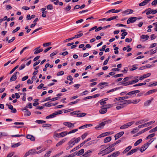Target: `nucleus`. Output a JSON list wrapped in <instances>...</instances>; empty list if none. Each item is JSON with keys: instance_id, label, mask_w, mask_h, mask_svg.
<instances>
[{"instance_id": "1", "label": "nucleus", "mask_w": 157, "mask_h": 157, "mask_svg": "<svg viewBox=\"0 0 157 157\" xmlns=\"http://www.w3.org/2000/svg\"><path fill=\"white\" fill-rule=\"evenodd\" d=\"M102 147H104V149H105V151H104V154L102 155V156H104L105 155L109 153L114 151L115 150L114 148H113L110 150L109 148L108 147H107L105 145H101L100 147V148H102Z\"/></svg>"}, {"instance_id": "2", "label": "nucleus", "mask_w": 157, "mask_h": 157, "mask_svg": "<svg viewBox=\"0 0 157 157\" xmlns=\"http://www.w3.org/2000/svg\"><path fill=\"white\" fill-rule=\"evenodd\" d=\"M140 92L139 90H133L129 92L126 94V95L127 96L128 99L132 98L136 96V94L139 93Z\"/></svg>"}, {"instance_id": "3", "label": "nucleus", "mask_w": 157, "mask_h": 157, "mask_svg": "<svg viewBox=\"0 0 157 157\" xmlns=\"http://www.w3.org/2000/svg\"><path fill=\"white\" fill-rule=\"evenodd\" d=\"M109 121H111V120H108L104 122H102L100 123L98 125L96 126L95 127V128L97 130H100L105 125L107 124Z\"/></svg>"}, {"instance_id": "4", "label": "nucleus", "mask_w": 157, "mask_h": 157, "mask_svg": "<svg viewBox=\"0 0 157 157\" xmlns=\"http://www.w3.org/2000/svg\"><path fill=\"white\" fill-rule=\"evenodd\" d=\"M134 123V121L129 122L126 123L120 127V129H126L131 126Z\"/></svg>"}, {"instance_id": "5", "label": "nucleus", "mask_w": 157, "mask_h": 157, "mask_svg": "<svg viewBox=\"0 0 157 157\" xmlns=\"http://www.w3.org/2000/svg\"><path fill=\"white\" fill-rule=\"evenodd\" d=\"M19 73L18 71L15 72L13 75L11 77L10 79V82L15 81L17 78V75H19Z\"/></svg>"}, {"instance_id": "6", "label": "nucleus", "mask_w": 157, "mask_h": 157, "mask_svg": "<svg viewBox=\"0 0 157 157\" xmlns=\"http://www.w3.org/2000/svg\"><path fill=\"white\" fill-rule=\"evenodd\" d=\"M137 20V17H132L128 18L127 21V23L128 24H129L130 23H133L135 22Z\"/></svg>"}, {"instance_id": "7", "label": "nucleus", "mask_w": 157, "mask_h": 157, "mask_svg": "<svg viewBox=\"0 0 157 157\" xmlns=\"http://www.w3.org/2000/svg\"><path fill=\"white\" fill-rule=\"evenodd\" d=\"M104 105H102L101 107V109L99 110V113L101 114H104L107 112V108H104Z\"/></svg>"}, {"instance_id": "8", "label": "nucleus", "mask_w": 157, "mask_h": 157, "mask_svg": "<svg viewBox=\"0 0 157 157\" xmlns=\"http://www.w3.org/2000/svg\"><path fill=\"white\" fill-rule=\"evenodd\" d=\"M148 147L147 144H146L143 145L140 149V151L142 153L144 151H145Z\"/></svg>"}, {"instance_id": "9", "label": "nucleus", "mask_w": 157, "mask_h": 157, "mask_svg": "<svg viewBox=\"0 0 157 157\" xmlns=\"http://www.w3.org/2000/svg\"><path fill=\"white\" fill-rule=\"evenodd\" d=\"M40 46H39L36 48L33 51H34V54H37L42 52L43 51V49H42L40 48Z\"/></svg>"}, {"instance_id": "10", "label": "nucleus", "mask_w": 157, "mask_h": 157, "mask_svg": "<svg viewBox=\"0 0 157 157\" xmlns=\"http://www.w3.org/2000/svg\"><path fill=\"white\" fill-rule=\"evenodd\" d=\"M151 0H144L143 2L139 4V6H144L148 3Z\"/></svg>"}, {"instance_id": "11", "label": "nucleus", "mask_w": 157, "mask_h": 157, "mask_svg": "<svg viewBox=\"0 0 157 157\" xmlns=\"http://www.w3.org/2000/svg\"><path fill=\"white\" fill-rule=\"evenodd\" d=\"M124 132L122 131L116 134L114 136L115 140H116L117 139L121 137L124 134Z\"/></svg>"}, {"instance_id": "12", "label": "nucleus", "mask_w": 157, "mask_h": 157, "mask_svg": "<svg viewBox=\"0 0 157 157\" xmlns=\"http://www.w3.org/2000/svg\"><path fill=\"white\" fill-rule=\"evenodd\" d=\"M74 139H75V138L72 139L68 142V144L69 145V147H72L74 145H75V143H76L74 140Z\"/></svg>"}, {"instance_id": "13", "label": "nucleus", "mask_w": 157, "mask_h": 157, "mask_svg": "<svg viewBox=\"0 0 157 157\" xmlns=\"http://www.w3.org/2000/svg\"><path fill=\"white\" fill-rule=\"evenodd\" d=\"M94 151V150L90 149L88 150L86 152L85 154L83 155H84V156L85 157V156H87V157H89L90 156V155L89 154V153H91L93 151Z\"/></svg>"}, {"instance_id": "14", "label": "nucleus", "mask_w": 157, "mask_h": 157, "mask_svg": "<svg viewBox=\"0 0 157 157\" xmlns=\"http://www.w3.org/2000/svg\"><path fill=\"white\" fill-rule=\"evenodd\" d=\"M138 150V148L137 149H132L126 155L128 156L129 155H131L132 154H133V153H135Z\"/></svg>"}, {"instance_id": "15", "label": "nucleus", "mask_w": 157, "mask_h": 157, "mask_svg": "<svg viewBox=\"0 0 157 157\" xmlns=\"http://www.w3.org/2000/svg\"><path fill=\"white\" fill-rule=\"evenodd\" d=\"M157 91V89H154L153 90H149L148 92L146 93L145 95H148L155 93Z\"/></svg>"}, {"instance_id": "16", "label": "nucleus", "mask_w": 157, "mask_h": 157, "mask_svg": "<svg viewBox=\"0 0 157 157\" xmlns=\"http://www.w3.org/2000/svg\"><path fill=\"white\" fill-rule=\"evenodd\" d=\"M122 88H123V87H121V86L119 87H116V88L112 89L111 90H110L107 91L106 92V93L107 94H108V93H109L114 92L115 91L117 90H119V89H120Z\"/></svg>"}, {"instance_id": "17", "label": "nucleus", "mask_w": 157, "mask_h": 157, "mask_svg": "<svg viewBox=\"0 0 157 157\" xmlns=\"http://www.w3.org/2000/svg\"><path fill=\"white\" fill-rule=\"evenodd\" d=\"M27 139H30L32 141H34L35 140V138L34 136L33 135L28 134L26 136Z\"/></svg>"}, {"instance_id": "18", "label": "nucleus", "mask_w": 157, "mask_h": 157, "mask_svg": "<svg viewBox=\"0 0 157 157\" xmlns=\"http://www.w3.org/2000/svg\"><path fill=\"white\" fill-rule=\"evenodd\" d=\"M152 10V9L150 8H149L148 9L144 11L142 13H143L145 12L146 13V14L148 15L151 13L152 12L151 11Z\"/></svg>"}, {"instance_id": "19", "label": "nucleus", "mask_w": 157, "mask_h": 157, "mask_svg": "<svg viewBox=\"0 0 157 157\" xmlns=\"http://www.w3.org/2000/svg\"><path fill=\"white\" fill-rule=\"evenodd\" d=\"M111 136H108L105 138L104 140V142L105 143H108L111 140Z\"/></svg>"}, {"instance_id": "20", "label": "nucleus", "mask_w": 157, "mask_h": 157, "mask_svg": "<svg viewBox=\"0 0 157 157\" xmlns=\"http://www.w3.org/2000/svg\"><path fill=\"white\" fill-rule=\"evenodd\" d=\"M56 116V113H54L52 114H51L50 115H49L48 116L46 117V119H48L51 118H54Z\"/></svg>"}, {"instance_id": "21", "label": "nucleus", "mask_w": 157, "mask_h": 157, "mask_svg": "<svg viewBox=\"0 0 157 157\" xmlns=\"http://www.w3.org/2000/svg\"><path fill=\"white\" fill-rule=\"evenodd\" d=\"M153 100V98H152L151 100H149L146 101L144 103V105L145 106H148L151 103V101Z\"/></svg>"}, {"instance_id": "22", "label": "nucleus", "mask_w": 157, "mask_h": 157, "mask_svg": "<svg viewBox=\"0 0 157 157\" xmlns=\"http://www.w3.org/2000/svg\"><path fill=\"white\" fill-rule=\"evenodd\" d=\"M66 141V140L65 139H63L59 141L58 143H57L56 144V146L58 147L61 145H62L63 143H64Z\"/></svg>"}, {"instance_id": "23", "label": "nucleus", "mask_w": 157, "mask_h": 157, "mask_svg": "<svg viewBox=\"0 0 157 157\" xmlns=\"http://www.w3.org/2000/svg\"><path fill=\"white\" fill-rule=\"evenodd\" d=\"M84 152V149H82L76 153V155L78 156L81 155Z\"/></svg>"}, {"instance_id": "24", "label": "nucleus", "mask_w": 157, "mask_h": 157, "mask_svg": "<svg viewBox=\"0 0 157 157\" xmlns=\"http://www.w3.org/2000/svg\"><path fill=\"white\" fill-rule=\"evenodd\" d=\"M132 146H128V147H127L125 150L123 151L122 153L123 154H124L126 153V152H128L129 150H130L132 148Z\"/></svg>"}, {"instance_id": "25", "label": "nucleus", "mask_w": 157, "mask_h": 157, "mask_svg": "<svg viewBox=\"0 0 157 157\" xmlns=\"http://www.w3.org/2000/svg\"><path fill=\"white\" fill-rule=\"evenodd\" d=\"M59 134V137H63L67 134V132L66 131L62 132Z\"/></svg>"}, {"instance_id": "26", "label": "nucleus", "mask_w": 157, "mask_h": 157, "mask_svg": "<svg viewBox=\"0 0 157 157\" xmlns=\"http://www.w3.org/2000/svg\"><path fill=\"white\" fill-rule=\"evenodd\" d=\"M63 124L69 128H71V125L72 124V123L70 122H64L63 123Z\"/></svg>"}, {"instance_id": "27", "label": "nucleus", "mask_w": 157, "mask_h": 157, "mask_svg": "<svg viewBox=\"0 0 157 157\" xmlns=\"http://www.w3.org/2000/svg\"><path fill=\"white\" fill-rule=\"evenodd\" d=\"M120 154V152L119 151L115 152L113 153L112 154L113 157H115L118 156Z\"/></svg>"}, {"instance_id": "28", "label": "nucleus", "mask_w": 157, "mask_h": 157, "mask_svg": "<svg viewBox=\"0 0 157 157\" xmlns=\"http://www.w3.org/2000/svg\"><path fill=\"white\" fill-rule=\"evenodd\" d=\"M128 99V97H127V96H124V97H121L119 98H116V99H117V101L119 100H123L124 99Z\"/></svg>"}, {"instance_id": "29", "label": "nucleus", "mask_w": 157, "mask_h": 157, "mask_svg": "<svg viewBox=\"0 0 157 157\" xmlns=\"http://www.w3.org/2000/svg\"><path fill=\"white\" fill-rule=\"evenodd\" d=\"M86 114V113H80V112L78 113L77 114L78 117H82L85 116Z\"/></svg>"}, {"instance_id": "30", "label": "nucleus", "mask_w": 157, "mask_h": 157, "mask_svg": "<svg viewBox=\"0 0 157 157\" xmlns=\"http://www.w3.org/2000/svg\"><path fill=\"white\" fill-rule=\"evenodd\" d=\"M38 20V18H36L33 21V22L35 23V24H31L30 25V27L31 28H32L33 27H34L36 25V22Z\"/></svg>"}, {"instance_id": "31", "label": "nucleus", "mask_w": 157, "mask_h": 157, "mask_svg": "<svg viewBox=\"0 0 157 157\" xmlns=\"http://www.w3.org/2000/svg\"><path fill=\"white\" fill-rule=\"evenodd\" d=\"M142 141V139H140L137 140L135 143L134 145L135 146H136L138 145Z\"/></svg>"}, {"instance_id": "32", "label": "nucleus", "mask_w": 157, "mask_h": 157, "mask_svg": "<svg viewBox=\"0 0 157 157\" xmlns=\"http://www.w3.org/2000/svg\"><path fill=\"white\" fill-rule=\"evenodd\" d=\"M71 8V6L69 5L68 6L64 8V10L66 11V13H67L68 12V11L70 10Z\"/></svg>"}, {"instance_id": "33", "label": "nucleus", "mask_w": 157, "mask_h": 157, "mask_svg": "<svg viewBox=\"0 0 157 157\" xmlns=\"http://www.w3.org/2000/svg\"><path fill=\"white\" fill-rule=\"evenodd\" d=\"M141 38L142 39H145V40H147L149 38V36L147 35H143L141 36Z\"/></svg>"}, {"instance_id": "34", "label": "nucleus", "mask_w": 157, "mask_h": 157, "mask_svg": "<svg viewBox=\"0 0 157 157\" xmlns=\"http://www.w3.org/2000/svg\"><path fill=\"white\" fill-rule=\"evenodd\" d=\"M155 134L154 133L151 134L149 135L146 138V140H147L149 139H150L152 137H154L155 136Z\"/></svg>"}, {"instance_id": "35", "label": "nucleus", "mask_w": 157, "mask_h": 157, "mask_svg": "<svg viewBox=\"0 0 157 157\" xmlns=\"http://www.w3.org/2000/svg\"><path fill=\"white\" fill-rule=\"evenodd\" d=\"M83 35L82 33H80L77 35H75L73 37L74 39L75 38H78L82 36Z\"/></svg>"}, {"instance_id": "36", "label": "nucleus", "mask_w": 157, "mask_h": 157, "mask_svg": "<svg viewBox=\"0 0 157 157\" xmlns=\"http://www.w3.org/2000/svg\"><path fill=\"white\" fill-rule=\"evenodd\" d=\"M80 100V99H76V100L75 101L71 102L69 103L68 105H73V104H76V103H77Z\"/></svg>"}, {"instance_id": "37", "label": "nucleus", "mask_w": 157, "mask_h": 157, "mask_svg": "<svg viewBox=\"0 0 157 157\" xmlns=\"http://www.w3.org/2000/svg\"><path fill=\"white\" fill-rule=\"evenodd\" d=\"M101 148L100 150V152L98 154V155L104 154V151H105V149H104V147H102Z\"/></svg>"}, {"instance_id": "38", "label": "nucleus", "mask_w": 157, "mask_h": 157, "mask_svg": "<svg viewBox=\"0 0 157 157\" xmlns=\"http://www.w3.org/2000/svg\"><path fill=\"white\" fill-rule=\"evenodd\" d=\"M128 34V33L127 32H124V33H123L121 34V39H124L125 37V36H126Z\"/></svg>"}, {"instance_id": "39", "label": "nucleus", "mask_w": 157, "mask_h": 157, "mask_svg": "<svg viewBox=\"0 0 157 157\" xmlns=\"http://www.w3.org/2000/svg\"><path fill=\"white\" fill-rule=\"evenodd\" d=\"M35 122L38 124H43L46 122L45 121L42 120H36L35 121Z\"/></svg>"}, {"instance_id": "40", "label": "nucleus", "mask_w": 157, "mask_h": 157, "mask_svg": "<svg viewBox=\"0 0 157 157\" xmlns=\"http://www.w3.org/2000/svg\"><path fill=\"white\" fill-rule=\"evenodd\" d=\"M33 150H30L29 151H28L25 154V157H27V156L29 155L30 154H32L33 155V153L32 152V151Z\"/></svg>"}, {"instance_id": "41", "label": "nucleus", "mask_w": 157, "mask_h": 157, "mask_svg": "<svg viewBox=\"0 0 157 157\" xmlns=\"http://www.w3.org/2000/svg\"><path fill=\"white\" fill-rule=\"evenodd\" d=\"M139 130V129L136 128H135L133 129V130L131 132V133L134 134L137 132Z\"/></svg>"}, {"instance_id": "42", "label": "nucleus", "mask_w": 157, "mask_h": 157, "mask_svg": "<svg viewBox=\"0 0 157 157\" xmlns=\"http://www.w3.org/2000/svg\"><path fill=\"white\" fill-rule=\"evenodd\" d=\"M137 65L136 64L132 66V68L130 69V71H133L134 70H136L137 68Z\"/></svg>"}, {"instance_id": "43", "label": "nucleus", "mask_w": 157, "mask_h": 157, "mask_svg": "<svg viewBox=\"0 0 157 157\" xmlns=\"http://www.w3.org/2000/svg\"><path fill=\"white\" fill-rule=\"evenodd\" d=\"M80 112V111H76L71 112L70 114L71 115H77L78 113Z\"/></svg>"}, {"instance_id": "44", "label": "nucleus", "mask_w": 157, "mask_h": 157, "mask_svg": "<svg viewBox=\"0 0 157 157\" xmlns=\"http://www.w3.org/2000/svg\"><path fill=\"white\" fill-rule=\"evenodd\" d=\"M98 102H99L101 105H103L106 103V102L104 101L103 99L99 101Z\"/></svg>"}, {"instance_id": "45", "label": "nucleus", "mask_w": 157, "mask_h": 157, "mask_svg": "<svg viewBox=\"0 0 157 157\" xmlns=\"http://www.w3.org/2000/svg\"><path fill=\"white\" fill-rule=\"evenodd\" d=\"M53 137L55 139H57V138H58L60 137L59 134L56 133H55Z\"/></svg>"}, {"instance_id": "46", "label": "nucleus", "mask_w": 157, "mask_h": 157, "mask_svg": "<svg viewBox=\"0 0 157 157\" xmlns=\"http://www.w3.org/2000/svg\"><path fill=\"white\" fill-rule=\"evenodd\" d=\"M18 67V65H17L10 72V74H12L15 70L16 69H17Z\"/></svg>"}, {"instance_id": "47", "label": "nucleus", "mask_w": 157, "mask_h": 157, "mask_svg": "<svg viewBox=\"0 0 157 157\" xmlns=\"http://www.w3.org/2000/svg\"><path fill=\"white\" fill-rule=\"evenodd\" d=\"M121 105L117 106L116 107V109L117 110H119L121 109L124 108L125 106L124 105Z\"/></svg>"}, {"instance_id": "48", "label": "nucleus", "mask_w": 157, "mask_h": 157, "mask_svg": "<svg viewBox=\"0 0 157 157\" xmlns=\"http://www.w3.org/2000/svg\"><path fill=\"white\" fill-rule=\"evenodd\" d=\"M52 151H48L47 153L45 154L44 155V157H49L50 155V154L51 153Z\"/></svg>"}, {"instance_id": "49", "label": "nucleus", "mask_w": 157, "mask_h": 157, "mask_svg": "<svg viewBox=\"0 0 157 157\" xmlns=\"http://www.w3.org/2000/svg\"><path fill=\"white\" fill-rule=\"evenodd\" d=\"M29 48V47L28 46L25 47L20 52V55H21L25 49H28Z\"/></svg>"}, {"instance_id": "50", "label": "nucleus", "mask_w": 157, "mask_h": 157, "mask_svg": "<svg viewBox=\"0 0 157 157\" xmlns=\"http://www.w3.org/2000/svg\"><path fill=\"white\" fill-rule=\"evenodd\" d=\"M131 78H132L131 77H126L124 78L123 80H124V82H126L130 80V79H131Z\"/></svg>"}, {"instance_id": "51", "label": "nucleus", "mask_w": 157, "mask_h": 157, "mask_svg": "<svg viewBox=\"0 0 157 157\" xmlns=\"http://www.w3.org/2000/svg\"><path fill=\"white\" fill-rule=\"evenodd\" d=\"M20 143H18L17 144H14L12 145V147H16L20 145Z\"/></svg>"}, {"instance_id": "52", "label": "nucleus", "mask_w": 157, "mask_h": 157, "mask_svg": "<svg viewBox=\"0 0 157 157\" xmlns=\"http://www.w3.org/2000/svg\"><path fill=\"white\" fill-rule=\"evenodd\" d=\"M79 148H80L79 147V146H76V147H75V148H74L73 149L71 150L70 151V152L71 153V152H72L74 151H75L77 150V149H79Z\"/></svg>"}, {"instance_id": "53", "label": "nucleus", "mask_w": 157, "mask_h": 157, "mask_svg": "<svg viewBox=\"0 0 157 157\" xmlns=\"http://www.w3.org/2000/svg\"><path fill=\"white\" fill-rule=\"evenodd\" d=\"M78 130V129H73V130L70 131V132H68V134H71V133H75V132L77 131Z\"/></svg>"}, {"instance_id": "54", "label": "nucleus", "mask_w": 157, "mask_h": 157, "mask_svg": "<svg viewBox=\"0 0 157 157\" xmlns=\"http://www.w3.org/2000/svg\"><path fill=\"white\" fill-rule=\"evenodd\" d=\"M114 105L113 104H108V105H104L105 107H106L105 108H111L112 107H113V106Z\"/></svg>"}, {"instance_id": "55", "label": "nucleus", "mask_w": 157, "mask_h": 157, "mask_svg": "<svg viewBox=\"0 0 157 157\" xmlns=\"http://www.w3.org/2000/svg\"><path fill=\"white\" fill-rule=\"evenodd\" d=\"M157 131V126L155 128L151 129L149 131L150 133H151L153 132H155Z\"/></svg>"}, {"instance_id": "56", "label": "nucleus", "mask_w": 157, "mask_h": 157, "mask_svg": "<svg viewBox=\"0 0 157 157\" xmlns=\"http://www.w3.org/2000/svg\"><path fill=\"white\" fill-rule=\"evenodd\" d=\"M151 75V73H149L146 74H144L143 75L145 78H146L150 76Z\"/></svg>"}, {"instance_id": "57", "label": "nucleus", "mask_w": 157, "mask_h": 157, "mask_svg": "<svg viewBox=\"0 0 157 157\" xmlns=\"http://www.w3.org/2000/svg\"><path fill=\"white\" fill-rule=\"evenodd\" d=\"M31 114V112L28 110L25 112V115H26L27 116H29Z\"/></svg>"}, {"instance_id": "58", "label": "nucleus", "mask_w": 157, "mask_h": 157, "mask_svg": "<svg viewBox=\"0 0 157 157\" xmlns=\"http://www.w3.org/2000/svg\"><path fill=\"white\" fill-rule=\"evenodd\" d=\"M51 44V42L46 43L43 44V46L44 47H47V46H49V45Z\"/></svg>"}, {"instance_id": "59", "label": "nucleus", "mask_w": 157, "mask_h": 157, "mask_svg": "<svg viewBox=\"0 0 157 157\" xmlns=\"http://www.w3.org/2000/svg\"><path fill=\"white\" fill-rule=\"evenodd\" d=\"M47 9H48V10H51L53 9L52 6L51 4L48 5L47 6Z\"/></svg>"}, {"instance_id": "60", "label": "nucleus", "mask_w": 157, "mask_h": 157, "mask_svg": "<svg viewBox=\"0 0 157 157\" xmlns=\"http://www.w3.org/2000/svg\"><path fill=\"white\" fill-rule=\"evenodd\" d=\"M20 29V27H17L16 29L13 30L12 32V33H14L19 30Z\"/></svg>"}, {"instance_id": "61", "label": "nucleus", "mask_w": 157, "mask_h": 157, "mask_svg": "<svg viewBox=\"0 0 157 157\" xmlns=\"http://www.w3.org/2000/svg\"><path fill=\"white\" fill-rule=\"evenodd\" d=\"M63 153V151H61L60 152L57 154L56 155L53 156L54 157H58L61 155Z\"/></svg>"}, {"instance_id": "62", "label": "nucleus", "mask_w": 157, "mask_h": 157, "mask_svg": "<svg viewBox=\"0 0 157 157\" xmlns=\"http://www.w3.org/2000/svg\"><path fill=\"white\" fill-rule=\"evenodd\" d=\"M129 9H128L125 11H123L122 13L123 14H125L126 15H128L129 14V13H128L129 12Z\"/></svg>"}, {"instance_id": "63", "label": "nucleus", "mask_w": 157, "mask_h": 157, "mask_svg": "<svg viewBox=\"0 0 157 157\" xmlns=\"http://www.w3.org/2000/svg\"><path fill=\"white\" fill-rule=\"evenodd\" d=\"M87 134H88L87 133H84L81 136L82 139L83 140L86 138V137L87 136Z\"/></svg>"}, {"instance_id": "64", "label": "nucleus", "mask_w": 157, "mask_h": 157, "mask_svg": "<svg viewBox=\"0 0 157 157\" xmlns=\"http://www.w3.org/2000/svg\"><path fill=\"white\" fill-rule=\"evenodd\" d=\"M76 152H75L72 153L70 155H69L68 156V157H74L76 155Z\"/></svg>"}]
</instances>
